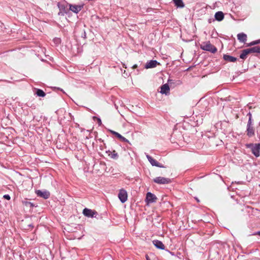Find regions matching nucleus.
Wrapping results in <instances>:
<instances>
[{"label":"nucleus","mask_w":260,"mask_h":260,"mask_svg":"<svg viewBox=\"0 0 260 260\" xmlns=\"http://www.w3.org/2000/svg\"><path fill=\"white\" fill-rule=\"evenodd\" d=\"M255 53H260V46H254L243 50L240 54V57L241 59H244L246 58L248 54Z\"/></svg>","instance_id":"nucleus-1"},{"label":"nucleus","mask_w":260,"mask_h":260,"mask_svg":"<svg viewBox=\"0 0 260 260\" xmlns=\"http://www.w3.org/2000/svg\"><path fill=\"white\" fill-rule=\"evenodd\" d=\"M200 48L203 50L209 51L212 53H215L217 50V48L212 45L210 41L203 42L200 45Z\"/></svg>","instance_id":"nucleus-2"},{"label":"nucleus","mask_w":260,"mask_h":260,"mask_svg":"<svg viewBox=\"0 0 260 260\" xmlns=\"http://www.w3.org/2000/svg\"><path fill=\"white\" fill-rule=\"evenodd\" d=\"M247 148H251L252 153L253 155L257 157L260 155V144H247L246 145Z\"/></svg>","instance_id":"nucleus-3"},{"label":"nucleus","mask_w":260,"mask_h":260,"mask_svg":"<svg viewBox=\"0 0 260 260\" xmlns=\"http://www.w3.org/2000/svg\"><path fill=\"white\" fill-rule=\"evenodd\" d=\"M57 6L59 10V12H58L59 15L63 16L65 14L68 13L69 11V9L68 8V4L58 3Z\"/></svg>","instance_id":"nucleus-4"},{"label":"nucleus","mask_w":260,"mask_h":260,"mask_svg":"<svg viewBox=\"0 0 260 260\" xmlns=\"http://www.w3.org/2000/svg\"><path fill=\"white\" fill-rule=\"evenodd\" d=\"M153 181L159 184H166L171 182V180L169 178H167L162 177H157L153 179Z\"/></svg>","instance_id":"nucleus-5"},{"label":"nucleus","mask_w":260,"mask_h":260,"mask_svg":"<svg viewBox=\"0 0 260 260\" xmlns=\"http://www.w3.org/2000/svg\"><path fill=\"white\" fill-rule=\"evenodd\" d=\"M157 198L154 194L150 192L147 193L145 201L147 204L155 202Z\"/></svg>","instance_id":"nucleus-6"},{"label":"nucleus","mask_w":260,"mask_h":260,"mask_svg":"<svg viewBox=\"0 0 260 260\" xmlns=\"http://www.w3.org/2000/svg\"><path fill=\"white\" fill-rule=\"evenodd\" d=\"M118 198L122 203L125 202L127 199V194L126 191L124 189L120 190L118 194Z\"/></svg>","instance_id":"nucleus-7"},{"label":"nucleus","mask_w":260,"mask_h":260,"mask_svg":"<svg viewBox=\"0 0 260 260\" xmlns=\"http://www.w3.org/2000/svg\"><path fill=\"white\" fill-rule=\"evenodd\" d=\"M36 193L38 196L42 197L45 199H47L50 197V192L47 190H37L36 191Z\"/></svg>","instance_id":"nucleus-8"},{"label":"nucleus","mask_w":260,"mask_h":260,"mask_svg":"<svg viewBox=\"0 0 260 260\" xmlns=\"http://www.w3.org/2000/svg\"><path fill=\"white\" fill-rule=\"evenodd\" d=\"M83 8V5H73L71 4L69 5V10L75 13H78L82 10Z\"/></svg>","instance_id":"nucleus-9"},{"label":"nucleus","mask_w":260,"mask_h":260,"mask_svg":"<svg viewBox=\"0 0 260 260\" xmlns=\"http://www.w3.org/2000/svg\"><path fill=\"white\" fill-rule=\"evenodd\" d=\"M83 213L85 216L92 217L96 212L91 209L85 208L83 211Z\"/></svg>","instance_id":"nucleus-10"},{"label":"nucleus","mask_w":260,"mask_h":260,"mask_svg":"<svg viewBox=\"0 0 260 260\" xmlns=\"http://www.w3.org/2000/svg\"><path fill=\"white\" fill-rule=\"evenodd\" d=\"M146 157L149 160V162L153 166H156L158 167H163L162 166H160L159 165V163L155 159H153L151 156H150L149 155H147Z\"/></svg>","instance_id":"nucleus-11"},{"label":"nucleus","mask_w":260,"mask_h":260,"mask_svg":"<svg viewBox=\"0 0 260 260\" xmlns=\"http://www.w3.org/2000/svg\"><path fill=\"white\" fill-rule=\"evenodd\" d=\"M247 135L248 137H251L254 135V129L252 125H247Z\"/></svg>","instance_id":"nucleus-12"},{"label":"nucleus","mask_w":260,"mask_h":260,"mask_svg":"<svg viewBox=\"0 0 260 260\" xmlns=\"http://www.w3.org/2000/svg\"><path fill=\"white\" fill-rule=\"evenodd\" d=\"M152 242L154 245L157 248L162 250L165 249V246L161 241L156 240H153Z\"/></svg>","instance_id":"nucleus-13"},{"label":"nucleus","mask_w":260,"mask_h":260,"mask_svg":"<svg viewBox=\"0 0 260 260\" xmlns=\"http://www.w3.org/2000/svg\"><path fill=\"white\" fill-rule=\"evenodd\" d=\"M214 17L216 20L220 21L223 19L224 14L222 12L218 11L215 13Z\"/></svg>","instance_id":"nucleus-14"},{"label":"nucleus","mask_w":260,"mask_h":260,"mask_svg":"<svg viewBox=\"0 0 260 260\" xmlns=\"http://www.w3.org/2000/svg\"><path fill=\"white\" fill-rule=\"evenodd\" d=\"M237 38L239 41L242 43H245L247 40V36L244 33H240L238 34Z\"/></svg>","instance_id":"nucleus-15"},{"label":"nucleus","mask_w":260,"mask_h":260,"mask_svg":"<svg viewBox=\"0 0 260 260\" xmlns=\"http://www.w3.org/2000/svg\"><path fill=\"white\" fill-rule=\"evenodd\" d=\"M223 59L224 60L234 62L237 60V58L234 56H230L229 55H224Z\"/></svg>","instance_id":"nucleus-16"},{"label":"nucleus","mask_w":260,"mask_h":260,"mask_svg":"<svg viewBox=\"0 0 260 260\" xmlns=\"http://www.w3.org/2000/svg\"><path fill=\"white\" fill-rule=\"evenodd\" d=\"M169 90H170V88H169V85L167 84H165L161 87L160 92L162 93L167 94L168 92H169Z\"/></svg>","instance_id":"nucleus-17"},{"label":"nucleus","mask_w":260,"mask_h":260,"mask_svg":"<svg viewBox=\"0 0 260 260\" xmlns=\"http://www.w3.org/2000/svg\"><path fill=\"white\" fill-rule=\"evenodd\" d=\"M173 2L177 7L183 8L184 7V5L182 0H173Z\"/></svg>","instance_id":"nucleus-18"},{"label":"nucleus","mask_w":260,"mask_h":260,"mask_svg":"<svg viewBox=\"0 0 260 260\" xmlns=\"http://www.w3.org/2000/svg\"><path fill=\"white\" fill-rule=\"evenodd\" d=\"M36 94L39 96L44 97L46 95L45 93L41 89H38Z\"/></svg>","instance_id":"nucleus-19"},{"label":"nucleus","mask_w":260,"mask_h":260,"mask_svg":"<svg viewBox=\"0 0 260 260\" xmlns=\"http://www.w3.org/2000/svg\"><path fill=\"white\" fill-rule=\"evenodd\" d=\"M145 65H160V64L155 60H151L148 61Z\"/></svg>","instance_id":"nucleus-20"},{"label":"nucleus","mask_w":260,"mask_h":260,"mask_svg":"<svg viewBox=\"0 0 260 260\" xmlns=\"http://www.w3.org/2000/svg\"><path fill=\"white\" fill-rule=\"evenodd\" d=\"M126 66H123V68L121 69V71L123 72V76L124 77H127L129 75V73L126 71Z\"/></svg>","instance_id":"nucleus-21"},{"label":"nucleus","mask_w":260,"mask_h":260,"mask_svg":"<svg viewBox=\"0 0 260 260\" xmlns=\"http://www.w3.org/2000/svg\"><path fill=\"white\" fill-rule=\"evenodd\" d=\"M67 70L70 73H74L75 72V69L74 66H67Z\"/></svg>","instance_id":"nucleus-22"},{"label":"nucleus","mask_w":260,"mask_h":260,"mask_svg":"<svg viewBox=\"0 0 260 260\" xmlns=\"http://www.w3.org/2000/svg\"><path fill=\"white\" fill-rule=\"evenodd\" d=\"M109 155H110V157L112 158H113V159H116L118 157V154L116 152V151L115 150H114L111 154H109Z\"/></svg>","instance_id":"nucleus-23"},{"label":"nucleus","mask_w":260,"mask_h":260,"mask_svg":"<svg viewBox=\"0 0 260 260\" xmlns=\"http://www.w3.org/2000/svg\"><path fill=\"white\" fill-rule=\"evenodd\" d=\"M259 43H260V39L251 42V43H249L247 45V46H253V45H255L259 44Z\"/></svg>","instance_id":"nucleus-24"},{"label":"nucleus","mask_w":260,"mask_h":260,"mask_svg":"<svg viewBox=\"0 0 260 260\" xmlns=\"http://www.w3.org/2000/svg\"><path fill=\"white\" fill-rule=\"evenodd\" d=\"M54 42L56 44H59L61 43V40L60 38H55L54 39Z\"/></svg>","instance_id":"nucleus-25"},{"label":"nucleus","mask_w":260,"mask_h":260,"mask_svg":"<svg viewBox=\"0 0 260 260\" xmlns=\"http://www.w3.org/2000/svg\"><path fill=\"white\" fill-rule=\"evenodd\" d=\"M252 125V118H251L250 117H249L247 125Z\"/></svg>","instance_id":"nucleus-26"},{"label":"nucleus","mask_w":260,"mask_h":260,"mask_svg":"<svg viewBox=\"0 0 260 260\" xmlns=\"http://www.w3.org/2000/svg\"><path fill=\"white\" fill-rule=\"evenodd\" d=\"M3 197L4 199H5L6 200H10V196L9 194H5L4 196Z\"/></svg>","instance_id":"nucleus-27"},{"label":"nucleus","mask_w":260,"mask_h":260,"mask_svg":"<svg viewBox=\"0 0 260 260\" xmlns=\"http://www.w3.org/2000/svg\"><path fill=\"white\" fill-rule=\"evenodd\" d=\"M93 118L94 119H97L99 125H101L102 124V121H101V119H100L99 118H97L96 117H93Z\"/></svg>","instance_id":"nucleus-28"},{"label":"nucleus","mask_w":260,"mask_h":260,"mask_svg":"<svg viewBox=\"0 0 260 260\" xmlns=\"http://www.w3.org/2000/svg\"><path fill=\"white\" fill-rule=\"evenodd\" d=\"M120 140L123 142H128V141L126 138L123 137V136L121 137V138L120 139Z\"/></svg>","instance_id":"nucleus-29"},{"label":"nucleus","mask_w":260,"mask_h":260,"mask_svg":"<svg viewBox=\"0 0 260 260\" xmlns=\"http://www.w3.org/2000/svg\"><path fill=\"white\" fill-rule=\"evenodd\" d=\"M115 136H116L117 138H118L120 139L121 138V137H122V136L118 133L115 134Z\"/></svg>","instance_id":"nucleus-30"},{"label":"nucleus","mask_w":260,"mask_h":260,"mask_svg":"<svg viewBox=\"0 0 260 260\" xmlns=\"http://www.w3.org/2000/svg\"><path fill=\"white\" fill-rule=\"evenodd\" d=\"M155 66H145L146 69L151 68L153 67H155Z\"/></svg>","instance_id":"nucleus-31"},{"label":"nucleus","mask_w":260,"mask_h":260,"mask_svg":"<svg viewBox=\"0 0 260 260\" xmlns=\"http://www.w3.org/2000/svg\"><path fill=\"white\" fill-rule=\"evenodd\" d=\"M247 115L249 116V117H250L251 118H252V115L250 112H249L248 113Z\"/></svg>","instance_id":"nucleus-32"},{"label":"nucleus","mask_w":260,"mask_h":260,"mask_svg":"<svg viewBox=\"0 0 260 260\" xmlns=\"http://www.w3.org/2000/svg\"><path fill=\"white\" fill-rule=\"evenodd\" d=\"M111 133L114 135L115 136V134L117 133V132L113 131H110Z\"/></svg>","instance_id":"nucleus-33"},{"label":"nucleus","mask_w":260,"mask_h":260,"mask_svg":"<svg viewBox=\"0 0 260 260\" xmlns=\"http://www.w3.org/2000/svg\"><path fill=\"white\" fill-rule=\"evenodd\" d=\"M146 258L147 260H150V258L149 257V256L148 255L146 256Z\"/></svg>","instance_id":"nucleus-34"},{"label":"nucleus","mask_w":260,"mask_h":260,"mask_svg":"<svg viewBox=\"0 0 260 260\" xmlns=\"http://www.w3.org/2000/svg\"><path fill=\"white\" fill-rule=\"evenodd\" d=\"M137 67V66H132L131 68H132V69H135V68H136V67Z\"/></svg>","instance_id":"nucleus-35"},{"label":"nucleus","mask_w":260,"mask_h":260,"mask_svg":"<svg viewBox=\"0 0 260 260\" xmlns=\"http://www.w3.org/2000/svg\"><path fill=\"white\" fill-rule=\"evenodd\" d=\"M258 235L260 236V232L258 233Z\"/></svg>","instance_id":"nucleus-36"}]
</instances>
